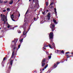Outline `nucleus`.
<instances>
[{
    "mask_svg": "<svg viewBox=\"0 0 73 73\" xmlns=\"http://www.w3.org/2000/svg\"><path fill=\"white\" fill-rule=\"evenodd\" d=\"M1 16L2 18L1 19V21H5V17H3V14H1Z\"/></svg>",
    "mask_w": 73,
    "mask_h": 73,
    "instance_id": "nucleus-4",
    "label": "nucleus"
},
{
    "mask_svg": "<svg viewBox=\"0 0 73 73\" xmlns=\"http://www.w3.org/2000/svg\"><path fill=\"white\" fill-rule=\"evenodd\" d=\"M7 28H10V25L7 26Z\"/></svg>",
    "mask_w": 73,
    "mask_h": 73,
    "instance_id": "nucleus-35",
    "label": "nucleus"
},
{
    "mask_svg": "<svg viewBox=\"0 0 73 73\" xmlns=\"http://www.w3.org/2000/svg\"><path fill=\"white\" fill-rule=\"evenodd\" d=\"M33 72H35L36 71H33Z\"/></svg>",
    "mask_w": 73,
    "mask_h": 73,
    "instance_id": "nucleus-64",
    "label": "nucleus"
},
{
    "mask_svg": "<svg viewBox=\"0 0 73 73\" xmlns=\"http://www.w3.org/2000/svg\"><path fill=\"white\" fill-rule=\"evenodd\" d=\"M50 13H48L47 15V16H50Z\"/></svg>",
    "mask_w": 73,
    "mask_h": 73,
    "instance_id": "nucleus-21",
    "label": "nucleus"
},
{
    "mask_svg": "<svg viewBox=\"0 0 73 73\" xmlns=\"http://www.w3.org/2000/svg\"><path fill=\"white\" fill-rule=\"evenodd\" d=\"M6 21H7V20H8L7 19H6Z\"/></svg>",
    "mask_w": 73,
    "mask_h": 73,
    "instance_id": "nucleus-55",
    "label": "nucleus"
},
{
    "mask_svg": "<svg viewBox=\"0 0 73 73\" xmlns=\"http://www.w3.org/2000/svg\"><path fill=\"white\" fill-rule=\"evenodd\" d=\"M11 19H12V18H13H13H14V16L13 15V14H12L11 15Z\"/></svg>",
    "mask_w": 73,
    "mask_h": 73,
    "instance_id": "nucleus-15",
    "label": "nucleus"
},
{
    "mask_svg": "<svg viewBox=\"0 0 73 73\" xmlns=\"http://www.w3.org/2000/svg\"><path fill=\"white\" fill-rule=\"evenodd\" d=\"M48 46L50 48H51V49H53V48L52 47V46H51V45L50 44L48 45Z\"/></svg>",
    "mask_w": 73,
    "mask_h": 73,
    "instance_id": "nucleus-19",
    "label": "nucleus"
},
{
    "mask_svg": "<svg viewBox=\"0 0 73 73\" xmlns=\"http://www.w3.org/2000/svg\"><path fill=\"white\" fill-rule=\"evenodd\" d=\"M14 57V55L12 54L11 56V58H12Z\"/></svg>",
    "mask_w": 73,
    "mask_h": 73,
    "instance_id": "nucleus-28",
    "label": "nucleus"
},
{
    "mask_svg": "<svg viewBox=\"0 0 73 73\" xmlns=\"http://www.w3.org/2000/svg\"><path fill=\"white\" fill-rule=\"evenodd\" d=\"M52 8H53V6H51V7H50V9H52Z\"/></svg>",
    "mask_w": 73,
    "mask_h": 73,
    "instance_id": "nucleus-49",
    "label": "nucleus"
},
{
    "mask_svg": "<svg viewBox=\"0 0 73 73\" xmlns=\"http://www.w3.org/2000/svg\"><path fill=\"white\" fill-rule=\"evenodd\" d=\"M54 12H55V14H57V11H56L57 9H56V8H54Z\"/></svg>",
    "mask_w": 73,
    "mask_h": 73,
    "instance_id": "nucleus-13",
    "label": "nucleus"
},
{
    "mask_svg": "<svg viewBox=\"0 0 73 73\" xmlns=\"http://www.w3.org/2000/svg\"><path fill=\"white\" fill-rule=\"evenodd\" d=\"M4 2L3 1V0H0V3H3Z\"/></svg>",
    "mask_w": 73,
    "mask_h": 73,
    "instance_id": "nucleus-20",
    "label": "nucleus"
},
{
    "mask_svg": "<svg viewBox=\"0 0 73 73\" xmlns=\"http://www.w3.org/2000/svg\"><path fill=\"white\" fill-rule=\"evenodd\" d=\"M48 64H47V65H46L44 67V69H46V68H47L48 67Z\"/></svg>",
    "mask_w": 73,
    "mask_h": 73,
    "instance_id": "nucleus-16",
    "label": "nucleus"
},
{
    "mask_svg": "<svg viewBox=\"0 0 73 73\" xmlns=\"http://www.w3.org/2000/svg\"><path fill=\"white\" fill-rule=\"evenodd\" d=\"M7 11H9V10H10V9H9V8H8L7 9Z\"/></svg>",
    "mask_w": 73,
    "mask_h": 73,
    "instance_id": "nucleus-30",
    "label": "nucleus"
},
{
    "mask_svg": "<svg viewBox=\"0 0 73 73\" xmlns=\"http://www.w3.org/2000/svg\"><path fill=\"white\" fill-rule=\"evenodd\" d=\"M45 61H46V59L44 58L42 60L41 62H42V63H44L45 62Z\"/></svg>",
    "mask_w": 73,
    "mask_h": 73,
    "instance_id": "nucleus-7",
    "label": "nucleus"
},
{
    "mask_svg": "<svg viewBox=\"0 0 73 73\" xmlns=\"http://www.w3.org/2000/svg\"><path fill=\"white\" fill-rule=\"evenodd\" d=\"M50 40L51 42H52V48H55V44L53 42V32H50L49 34Z\"/></svg>",
    "mask_w": 73,
    "mask_h": 73,
    "instance_id": "nucleus-1",
    "label": "nucleus"
},
{
    "mask_svg": "<svg viewBox=\"0 0 73 73\" xmlns=\"http://www.w3.org/2000/svg\"><path fill=\"white\" fill-rule=\"evenodd\" d=\"M55 26H54V25H52L51 27L52 30V32H53V31L54 30V28Z\"/></svg>",
    "mask_w": 73,
    "mask_h": 73,
    "instance_id": "nucleus-6",
    "label": "nucleus"
},
{
    "mask_svg": "<svg viewBox=\"0 0 73 73\" xmlns=\"http://www.w3.org/2000/svg\"><path fill=\"white\" fill-rule=\"evenodd\" d=\"M41 64H42V67H43V66H45V64H45V63H42V62H41Z\"/></svg>",
    "mask_w": 73,
    "mask_h": 73,
    "instance_id": "nucleus-9",
    "label": "nucleus"
},
{
    "mask_svg": "<svg viewBox=\"0 0 73 73\" xmlns=\"http://www.w3.org/2000/svg\"><path fill=\"white\" fill-rule=\"evenodd\" d=\"M29 11V10L28 9L27 11V12H26L25 14V15H27V13H28V12Z\"/></svg>",
    "mask_w": 73,
    "mask_h": 73,
    "instance_id": "nucleus-25",
    "label": "nucleus"
},
{
    "mask_svg": "<svg viewBox=\"0 0 73 73\" xmlns=\"http://www.w3.org/2000/svg\"><path fill=\"white\" fill-rule=\"evenodd\" d=\"M3 62H4V61H3V60L1 64H3Z\"/></svg>",
    "mask_w": 73,
    "mask_h": 73,
    "instance_id": "nucleus-44",
    "label": "nucleus"
},
{
    "mask_svg": "<svg viewBox=\"0 0 73 73\" xmlns=\"http://www.w3.org/2000/svg\"><path fill=\"white\" fill-rule=\"evenodd\" d=\"M44 48H46V47H48V45H47L46 44H45L44 45Z\"/></svg>",
    "mask_w": 73,
    "mask_h": 73,
    "instance_id": "nucleus-17",
    "label": "nucleus"
},
{
    "mask_svg": "<svg viewBox=\"0 0 73 73\" xmlns=\"http://www.w3.org/2000/svg\"><path fill=\"white\" fill-rule=\"evenodd\" d=\"M15 53V52H13L12 53V54H14H14Z\"/></svg>",
    "mask_w": 73,
    "mask_h": 73,
    "instance_id": "nucleus-40",
    "label": "nucleus"
},
{
    "mask_svg": "<svg viewBox=\"0 0 73 73\" xmlns=\"http://www.w3.org/2000/svg\"><path fill=\"white\" fill-rule=\"evenodd\" d=\"M42 12L43 15H45V11H42Z\"/></svg>",
    "mask_w": 73,
    "mask_h": 73,
    "instance_id": "nucleus-22",
    "label": "nucleus"
},
{
    "mask_svg": "<svg viewBox=\"0 0 73 73\" xmlns=\"http://www.w3.org/2000/svg\"><path fill=\"white\" fill-rule=\"evenodd\" d=\"M1 31L2 32H3V30H1Z\"/></svg>",
    "mask_w": 73,
    "mask_h": 73,
    "instance_id": "nucleus-51",
    "label": "nucleus"
},
{
    "mask_svg": "<svg viewBox=\"0 0 73 73\" xmlns=\"http://www.w3.org/2000/svg\"><path fill=\"white\" fill-rule=\"evenodd\" d=\"M11 58H10V59H9L10 60H11Z\"/></svg>",
    "mask_w": 73,
    "mask_h": 73,
    "instance_id": "nucleus-56",
    "label": "nucleus"
},
{
    "mask_svg": "<svg viewBox=\"0 0 73 73\" xmlns=\"http://www.w3.org/2000/svg\"><path fill=\"white\" fill-rule=\"evenodd\" d=\"M36 2H37V4H38V0H35Z\"/></svg>",
    "mask_w": 73,
    "mask_h": 73,
    "instance_id": "nucleus-31",
    "label": "nucleus"
},
{
    "mask_svg": "<svg viewBox=\"0 0 73 73\" xmlns=\"http://www.w3.org/2000/svg\"><path fill=\"white\" fill-rule=\"evenodd\" d=\"M5 17V15H3V17Z\"/></svg>",
    "mask_w": 73,
    "mask_h": 73,
    "instance_id": "nucleus-46",
    "label": "nucleus"
},
{
    "mask_svg": "<svg viewBox=\"0 0 73 73\" xmlns=\"http://www.w3.org/2000/svg\"><path fill=\"white\" fill-rule=\"evenodd\" d=\"M4 21V23H3V24H6V21Z\"/></svg>",
    "mask_w": 73,
    "mask_h": 73,
    "instance_id": "nucleus-38",
    "label": "nucleus"
},
{
    "mask_svg": "<svg viewBox=\"0 0 73 73\" xmlns=\"http://www.w3.org/2000/svg\"><path fill=\"white\" fill-rule=\"evenodd\" d=\"M10 2L9 3V4H12V3H13V0L10 1Z\"/></svg>",
    "mask_w": 73,
    "mask_h": 73,
    "instance_id": "nucleus-11",
    "label": "nucleus"
},
{
    "mask_svg": "<svg viewBox=\"0 0 73 73\" xmlns=\"http://www.w3.org/2000/svg\"><path fill=\"white\" fill-rule=\"evenodd\" d=\"M40 71H41V70H40Z\"/></svg>",
    "mask_w": 73,
    "mask_h": 73,
    "instance_id": "nucleus-62",
    "label": "nucleus"
},
{
    "mask_svg": "<svg viewBox=\"0 0 73 73\" xmlns=\"http://www.w3.org/2000/svg\"><path fill=\"white\" fill-rule=\"evenodd\" d=\"M46 7H48V2H46Z\"/></svg>",
    "mask_w": 73,
    "mask_h": 73,
    "instance_id": "nucleus-18",
    "label": "nucleus"
},
{
    "mask_svg": "<svg viewBox=\"0 0 73 73\" xmlns=\"http://www.w3.org/2000/svg\"><path fill=\"white\" fill-rule=\"evenodd\" d=\"M27 24V23H25L24 24V25L23 26V30L24 31H23V35H27V33H25V32H26V29H27V28L25 27H25V25H26V24Z\"/></svg>",
    "mask_w": 73,
    "mask_h": 73,
    "instance_id": "nucleus-3",
    "label": "nucleus"
},
{
    "mask_svg": "<svg viewBox=\"0 0 73 73\" xmlns=\"http://www.w3.org/2000/svg\"><path fill=\"white\" fill-rule=\"evenodd\" d=\"M17 41H18V39H16V38H15L12 42V45H13V47L14 48V50H15L16 48H17L16 45V43H17Z\"/></svg>",
    "mask_w": 73,
    "mask_h": 73,
    "instance_id": "nucleus-2",
    "label": "nucleus"
},
{
    "mask_svg": "<svg viewBox=\"0 0 73 73\" xmlns=\"http://www.w3.org/2000/svg\"><path fill=\"white\" fill-rule=\"evenodd\" d=\"M36 20V18L35 17H34V21H36V20Z\"/></svg>",
    "mask_w": 73,
    "mask_h": 73,
    "instance_id": "nucleus-42",
    "label": "nucleus"
},
{
    "mask_svg": "<svg viewBox=\"0 0 73 73\" xmlns=\"http://www.w3.org/2000/svg\"><path fill=\"white\" fill-rule=\"evenodd\" d=\"M10 64L11 65H12V64H13V60H11L10 62Z\"/></svg>",
    "mask_w": 73,
    "mask_h": 73,
    "instance_id": "nucleus-8",
    "label": "nucleus"
},
{
    "mask_svg": "<svg viewBox=\"0 0 73 73\" xmlns=\"http://www.w3.org/2000/svg\"><path fill=\"white\" fill-rule=\"evenodd\" d=\"M3 12H6V10L5 9L4 10H3Z\"/></svg>",
    "mask_w": 73,
    "mask_h": 73,
    "instance_id": "nucleus-39",
    "label": "nucleus"
},
{
    "mask_svg": "<svg viewBox=\"0 0 73 73\" xmlns=\"http://www.w3.org/2000/svg\"><path fill=\"white\" fill-rule=\"evenodd\" d=\"M54 4L53 2H52V3H50V5H52V4Z\"/></svg>",
    "mask_w": 73,
    "mask_h": 73,
    "instance_id": "nucleus-43",
    "label": "nucleus"
},
{
    "mask_svg": "<svg viewBox=\"0 0 73 73\" xmlns=\"http://www.w3.org/2000/svg\"><path fill=\"white\" fill-rule=\"evenodd\" d=\"M66 56L67 58H70L71 57V56H70V55L68 54L66 55Z\"/></svg>",
    "mask_w": 73,
    "mask_h": 73,
    "instance_id": "nucleus-10",
    "label": "nucleus"
},
{
    "mask_svg": "<svg viewBox=\"0 0 73 73\" xmlns=\"http://www.w3.org/2000/svg\"><path fill=\"white\" fill-rule=\"evenodd\" d=\"M48 58H49V59H50V58H51V56H48Z\"/></svg>",
    "mask_w": 73,
    "mask_h": 73,
    "instance_id": "nucleus-33",
    "label": "nucleus"
},
{
    "mask_svg": "<svg viewBox=\"0 0 73 73\" xmlns=\"http://www.w3.org/2000/svg\"><path fill=\"white\" fill-rule=\"evenodd\" d=\"M5 58H7L6 57L4 58L3 60V61H5Z\"/></svg>",
    "mask_w": 73,
    "mask_h": 73,
    "instance_id": "nucleus-29",
    "label": "nucleus"
},
{
    "mask_svg": "<svg viewBox=\"0 0 73 73\" xmlns=\"http://www.w3.org/2000/svg\"><path fill=\"white\" fill-rule=\"evenodd\" d=\"M53 21L55 23V24H57V21L56 20L54 19L53 20Z\"/></svg>",
    "mask_w": 73,
    "mask_h": 73,
    "instance_id": "nucleus-14",
    "label": "nucleus"
},
{
    "mask_svg": "<svg viewBox=\"0 0 73 73\" xmlns=\"http://www.w3.org/2000/svg\"><path fill=\"white\" fill-rule=\"evenodd\" d=\"M20 0H18V1H19Z\"/></svg>",
    "mask_w": 73,
    "mask_h": 73,
    "instance_id": "nucleus-63",
    "label": "nucleus"
},
{
    "mask_svg": "<svg viewBox=\"0 0 73 73\" xmlns=\"http://www.w3.org/2000/svg\"><path fill=\"white\" fill-rule=\"evenodd\" d=\"M14 57V55L12 54L11 56V58H12Z\"/></svg>",
    "mask_w": 73,
    "mask_h": 73,
    "instance_id": "nucleus-27",
    "label": "nucleus"
},
{
    "mask_svg": "<svg viewBox=\"0 0 73 73\" xmlns=\"http://www.w3.org/2000/svg\"><path fill=\"white\" fill-rule=\"evenodd\" d=\"M31 1V0H29V1Z\"/></svg>",
    "mask_w": 73,
    "mask_h": 73,
    "instance_id": "nucleus-59",
    "label": "nucleus"
},
{
    "mask_svg": "<svg viewBox=\"0 0 73 73\" xmlns=\"http://www.w3.org/2000/svg\"><path fill=\"white\" fill-rule=\"evenodd\" d=\"M46 11H47V12H48V11H49L48 10H47Z\"/></svg>",
    "mask_w": 73,
    "mask_h": 73,
    "instance_id": "nucleus-54",
    "label": "nucleus"
},
{
    "mask_svg": "<svg viewBox=\"0 0 73 73\" xmlns=\"http://www.w3.org/2000/svg\"><path fill=\"white\" fill-rule=\"evenodd\" d=\"M5 18V19H7V17H6Z\"/></svg>",
    "mask_w": 73,
    "mask_h": 73,
    "instance_id": "nucleus-57",
    "label": "nucleus"
},
{
    "mask_svg": "<svg viewBox=\"0 0 73 73\" xmlns=\"http://www.w3.org/2000/svg\"><path fill=\"white\" fill-rule=\"evenodd\" d=\"M43 48L44 49V50H46V48L44 47H43Z\"/></svg>",
    "mask_w": 73,
    "mask_h": 73,
    "instance_id": "nucleus-47",
    "label": "nucleus"
},
{
    "mask_svg": "<svg viewBox=\"0 0 73 73\" xmlns=\"http://www.w3.org/2000/svg\"><path fill=\"white\" fill-rule=\"evenodd\" d=\"M71 54H73V52H72V53H71Z\"/></svg>",
    "mask_w": 73,
    "mask_h": 73,
    "instance_id": "nucleus-61",
    "label": "nucleus"
},
{
    "mask_svg": "<svg viewBox=\"0 0 73 73\" xmlns=\"http://www.w3.org/2000/svg\"><path fill=\"white\" fill-rule=\"evenodd\" d=\"M35 0H33V2H35Z\"/></svg>",
    "mask_w": 73,
    "mask_h": 73,
    "instance_id": "nucleus-50",
    "label": "nucleus"
},
{
    "mask_svg": "<svg viewBox=\"0 0 73 73\" xmlns=\"http://www.w3.org/2000/svg\"><path fill=\"white\" fill-rule=\"evenodd\" d=\"M37 11V10L36 9H35V11Z\"/></svg>",
    "mask_w": 73,
    "mask_h": 73,
    "instance_id": "nucleus-53",
    "label": "nucleus"
},
{
    "mask_svg": "<svg viewBox=\"0 0 73 73\" xmlns=\"http://www.w3.org/2000/svg\"><path fill=\"white\" fill-rule=\"evenodd\" d=\"M70 57H72V55H70Z\"/></svg>",
    "mask_w": 73,
    "mask_h": 73,
    "instance_id": "nucleus-58",
    "label": "nucleus"
},
{
    "mask_svg": "<svg viewBox=\"0 0 73 73\" xmlns=\"http://www.w3.org/2000/svg\"><path fill=\"white\" fill-rule=\"evenodd\" d=\"M57 67V66H56V64L55 63L54 64V66L53 67V68H56Z\"/></svg>",
    "mask_w": 73,
    "mask_h": 73,
    "instance_id": "nucleus-12",
    "label": "nucleus"
},
{
    "mask_svg": "<svg viewBox=\"0 0 73 73\" xmlns=\"http://www.w3.org/2000/svg\"><path fill=\"white\" fill-rule=\"evenodd\" d=\"M44 69H45L43 68L42 69V70H44Z\"/></svg>",
    "mask_w": 73,
    "mask_h": 73,
    "instance_id": "nucleus-52",
    "label": "nucleus"
},
{
    "mask_svg": "<svg viewBox=\"0 0 73 73\" xmlns=\"http://www.w3.org/2000/svg\"><path fill=\"white\" fill-rule=\"evenodd\" d=\"M23 39L22 38L20 40V41L21 42H22V41H23Z\"/></svg>",
    "mask_w": 73,
    "mask_h": 73,
    "instance_id": "nucleus-26",
    "label": "nucleus"
},
{
    "mask_svg": "<svg viewBox=\"0 0 73 73\" xmlns=\"http://www.w3.org/2000/svg\"><path fill=\"white\" fill-rule=\"evenodd\" d=\"M20 46H21V45H20V44H19L18 45V48H20Z\"/></svg>",
    "mask_w": 73,
    "mask_h": 73,
    "instance_id": "nucleus-32",
    "label": "nucleus"
},
{
    "mask_svg": "<svg viewBox=\"0 0 73 73\" xmlns=\"http://www.w3.org/2000/svg\"><path fill=\"white\" fill-rule=\"evenodd\" d=\"M9 69H11V67L9 66L8 68Z\"/></svg>",
    "mask_w": 73,
    "mask_h": 73,
    "instance_id": "nucleus-41",
    "label": "nucleus"
},
{
    "mask_svg": "<svg viewBox=\"0 0 73 73\" xmlns=\"http://www.w3.org/2000/svg\"><path fill=\"white\" fill-rule=\"evenodd\" d=\"M18 33H21V31H18Z\"/></svg>",
    "mask_w": 73,
    "mask_h": 73,
    "instance_id": "nucleus-34",
    "label": "nucleus"
},
{
    "mask_svg": "<svg viewBox=\"0 0 73 73\" xmlns=\"http://www.w3.org/2000/svg\"><path fill=\"white\" fill-rule=\"evenodd\" d=\"M20 16V13H19V16H18L19 17Z\"/></svg>",
    "mask_w": 73,
    "mask_h": 73,
    "instance_id": "nucleus-48",
    "label": "nucleus"
},
{
    "mask_svg": "<svg viewBox=\"0 0 73 73\" xmlns=\"http://www.w3.org/2000/svg\"><path fill=\"white\" fill-rule=\"evenodd\" d=\"M57 52L59 53H62L63 54H64V52L63 50H57Z\"/></svg>",
    "mask_w": 73,
    "mask_h": 73,
    "instance_id": "nucleus-5",
    "label": "nucleus"
},
{
    "mask_svg": "<svg viewBox=\"0 0 73 73\" xmlns=\"http://www.w3.org/2000/svg\"><path fill=\"white\" fill-rule=\"evenodd\" d=\"M70 53V52H66V53L65 54H68V53Z\"/></svg>",
    "mask_w": 73,
    "mask_h": 73,
    "instance_id": "nucleus-36",
    "label": "nucleus"
},
{
    "mask_svg": "<svg viewBox=\"0 0 73 73\" xmlns=\"http://www.w3.org/2000/svg\"><path fill=\"white\" fill-rule=\"evenodd\" d=\"M56 64L57 65H58V64H60V63H59V62H57Z\"/></svg>",
    "mask_w": 73,
    "mask_h": 73,
    "instance_id": "nucleus-45",
    "label": "nucleus"
},
{
    "mask_svg": "<svg viewBox=\"0 0 73 73\" xmlns=\"http://www.w3.org/2000/svg\"><path fill=\"white\" fill-rule=\"evenodd\" d=\"M1 36H0V38H1Z\"/></svg>",
    "mask_w": 73,
    "mask_h": 73,
    "instance_id": "nucleus-60",
    "label": "nucleus"
},
{
    "mask_svg": "<svg viewBox=\"0 0 73 73\" xmlns=\"http://www.w3.org/2000/svg\"><path fill=\"white\" fill-rule=\"evenodd\" d=\"M48 17V20H50V16H47Z\"/></svg>",
    "mask_w": 73,
    "mask_h": 73,
    "instance_id": "nucleus-23",
    "label": "nucleus"
},
{
    "mask_svg": "<svg viewBox=\"0 0 73 73\" xmlns=\"http://www.w3.org/2000/svg\"><path fill=\"white\" fill-rule=\"evenodd\" d=\"M4 3V4H6V3H8V1L7 0L5 1Z\"/></svg>",
    "mask_w": 73,
    "mask_h": 73,
    "instance_id": "nucleus-24",
    "label": "nucleus"
},
{
    "mask_svg": "<svg viewBox=\"0 0 73 73\" xmlns=\"http://www.w3.org/2000/svg\"><path fill=\"white\" fill-rule=\"evenodd\" d=\"M13 18H12V19H11L12 20H13V21H15V20L13 19Z\"/></svg>",
    "mask_w": 73,
    "mask_h": 73,
    "instance_id": "nucleus-37",
    "label": "nucleus"
}]
</instances>
